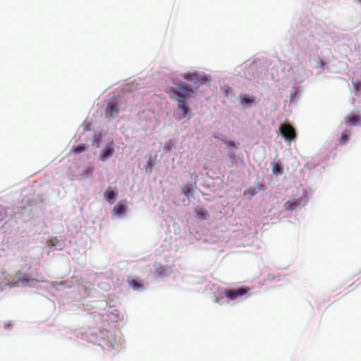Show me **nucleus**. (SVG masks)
<instances>
[{"label":"nucleus","instance_id":"423d86ee","mask_svg":"<svg viewBox=\"0 0 361 361\" xmlns=\"http://www.w3.org/2000/svg\"><path fill=\"white\" fill-rule=\"evenodd\" d=\"M265 190L264 185L261 183H257L256 185L250 187L248 189L243 192L244 196L252 197L259 191Z\"/></svg>","mask_w":361,"mask_h":361},{"label":"nucleus","instance_id":"39448f33","mask_svg":"<svg viewBox=\"0 0 361 361\" xmlns=\"http://www.w3.org/2000/svg\"><path fill=\"white\" fill-rule=\"evenodd\" d=\"M115 152V145L112 140L109 142L105 147L100 152L99 155V159L104 161L110 158Z\"/></svg>","mask_w":361,"mask_h":361},{"label":"nucleus","instance_id":"6e6552de","mask_svg":"<svg viewBox=\"0 0 361 361\" xmlns=\"http://www.w3.org/2000/svg\"><path fill=\"white\" fill-rule=\"evenodd\" d=\"M194 212L197 219L200 220H207L209 217L208 211L202 207L197 206Z\"/></svg>","mask_w":361,"mask_h":361},{"label":"nucleus","instance_id":"0eeeda50","mask_svg":"<svg viewBox=\"0 0 361 361\" xmlns=\"http://www.w3.org/2000/svg\"><path fill=\"white\" fill-rule=\"evenodd\" d=\"M240 104L244 108L251 107L255 104V97L246 94H240Z\"/></svg>","mask_w":361,"mask_h":361},{"label":"nucleus","instance_id":"ddd939ff","mask_svg":"<svg viewBox=\"0 0 361 361\" xmlns=\"http://www.w3.org/2000/svg\"><path fill=\"white\" fill-rule=\"evenodd\" d=\"M129 285L136 290H140L143 288V283L142 281L135 279L128 281Z\"/></svg>","mask_w":361,"mask_h":361},{"label":"nucleus","instance_id":"aec40b11","mask_svg":"<svg viewBox=\"0 0 361 361\" xmlns=\"http://www.w3.org/2000/svg\"><path fill=\"white\" fill-rule=\"evenodd\" d=\"M225 144L228 147H231V148H235V143L233 141H226V142H225Z\"/></svg>","mask_w":361,"mask_h":361},{"label":"nucleus","instance_id":"4be33fe9","mask_svg":"<svg viewBox=\"0 0 361 361\" xmlns=\"http://www.w3.org/2000/svg\"><path fill=\"white\" fill-rule=\"evenodd\" d=\"M100 139H101V135H99V137L98 140L96 142V147H99Z\"/></svg>","mask_w":361,"mask_h":361},{"label":"nucleus","instance_id":"9d476101","mask_svg":"<svg viewBox=\"0 0 361 361\" xmlns=\"http://www.w3.org/2000/svg\"><path fill=\"white\" fill-rule=\"evenodd\" d=\"M344 120L346 123L350 126H356L360 123L361 117L359 115L351 113L348 114Z\"/></svg>","mask_w":361,"mask_h":361},{"label":"nucleus","instance_id":"393cba45","mask_svg":"<svg viewBox=\"0 0 361 361\" xmlns=\"http://www.w3.org/2000/svg\"><path fill=\"white\" fill-rule=\"evenodd\" d=\"M32 281H37V280L32 279Z\"/></svg>","mask_w":361,"mask_h":361},{"label":"nucleus","instance_id":"20e7f679","mask_svg":"<svg viewBox=\"0 0 361 361\" xmlns=\"http://www.w3.org/2000/svg\"><path fill=\"white\" fill-rule=\"evenodd\" d=\"M248 288H239L235 290L225 289L224 290V295L231 300H234L238 297H241L247 294Z\"/></svg>","mask_w":361,"mask_h":361},{"label":"nucleus","instance_id":"a211bd4d","mask_svg":"<svg viewBox=\"0 0 361 361\" xmlns=\"http://www.w3.org/2000/svg\"><path fill=\"white\" fill-rule=\"evenodd\" d=\"M59 243V241L56 238H51L48 240L47 245L49 247H54L56 245Z\"/></svg>","mask_w":361,"mask_h":361},{"label":"nucleus","instance_id":"b1692460","mask_svg":"<svg viewBox=\"0 0 361 361\" xmlns=\"http://www.w3.org/2000/svg\"><path fill=\"white\" fill-rule=\"evenodd\" d=\"M215 302H219V298H215Z\"/></svg>","mask_w":361,"mask_h":361},{"label":"nucleus","instance_id":"6ab92c4d","mask_svg":"<svg viewBox=\"0 0 361 361\" xmlns=\"http://www.w3.org/2000/svg\"><path fill=\"white\" fill-rule=\"evenodd\" d=\"M353 85L355 90L356 92L361 91V82L359 80H356L355 81L353 82Z\"/></svg>","mask_w":361,"mask_h":361},{"label":"nucleus","instance_id":"5701e85b","mask_svg":"<svg viewBox=\"0 0 361 361\" xmlns=\"http://www.w3.org/2000/svg\"><path fill=\"white\" fill-rule=\"evenodd\" d=\"M29 281V279H23L22 283H27Z\"/></svg>","mask_w":361,"mask_h":361},{"label":"nucleus","instance_id":"1a4fd4ad","mask_svg":"<svg viewBox=\"0 0 361 361\" xmlns=\"http://www.w3.org/2000/svg\"><path fill=\"white\" fill-rule=\"evenodd\" d=\"M119 111L117 102L109 104L106 108V114L109 118H114Z\"/></svg>","mask_w":361,"mask_h":361},{"label":"nucleus","instance_id":"7ed1b4c3","mask_svg":"<svg viewBox=\"0 0 361 361\" xmlns=\"http://www.w3.org/2000/svg\"><path fill=\"white\" fill-rule=\"evenodd\" d=\"M280 132L285 140L291 142L296 138V132L295 128L289 123H284L280 126Z\"/></svg>","mask_w":361,"mask_h":361},{"label":"nucleus","instance_id":"412c9836","mask_svg":"<svg viewBox=\"0 0 361 361\" xmlns=\"http://www.w3.org/2000/svg\"><path fill=\"white\" fill-rule=\"evenodd\" d=\"M278 171H279V172H281V169H280L278 166H276L274 169V173H276Z\"/></svg>","mask_w":361,"mask_h":361},{"label":"nucleus","instance_id":"9b49d317","mask_svg":"<svg viewBox=\"0 0 361 361\" xmlns=\"http://www.w3.org/2000/svg\"><path fill=\"white\" fill-rule=\"evenodd\" d=\"M109 189L110 188H108V190L104 192V197L108 202L113 204L115 201L117 194L116 192L110 190Z\"/></svg>","mask_w":361,"mask_h":361},{"label":"nucleus","instance_id":"f3484780","mask_svg":"<svg viewBox=\"0 0 361 361\" xmlns=\"http://www.w3.org/2000/svg\"><path fill=\"white\" fill-rule=\"evenodd\" d=\"M191 190L192 185L190 184L185 185L182 188L183 193L187 197H188V195L191 192Z\"/></svg>","mask_w":361,"mask_h":361},{"label":"nucleus","instance_id":"a878e982","mask_svg":"<svg viewBox=\"0 0 361 361\" xmlns=\"http://www.w3.org/2000/svg\"><path fill=\"white\" fill-rule=\"evenodd\" d=\"M358 1L361 3V0H358Z\"/></svg>","mask_w":361,"mask_h":361},{"label":"nucleus","instance_id":"2eb2a0df","mask_svg":"<svg viewBox=\"0 0 361 361\" xmlns=\"http://www.w3.org/2000/svg\"><path fill=\"white\" fill-rule=\"evenodd\" d=\"M350 133V130H345L342 133L341 137L340 138V141H339L341 145H344V144L347 143V142L349 140Z\"/></svg>","mask_w":361,"mask_h":361},{"label":"nucleus","instance_id":"4468645a","mask_svg":"<svg viewBox=\"0 0 361 361\" xmlns=\"http://www.w3.org/2000/svg\"><path fill=\"white\" fill-rule=\"evenodd\" d=\"M87 149V147L85 144L78 145L72 148L71 152L74 154H80L85 152Z\"/></svg>","mask_w":361,"mask_h":361},{"label":"nucleus","instance_id":"f257e3e1","mask_svg":"<svg viewBox=\"0 0 361 361\" xmlns=\"http://www.w3.org/2000/svg\"><path fill=\"white\" fill-rule=\"evenodd\" d=\"M192 92L190 88L180 87L171 95V98L178 102V108L182 111V118L186 117L190 112V108L186 105L185 99L190 97Z\"/></svg>","mask_w":361,"mask_h":361},{"label":"nucleus","instance_id":"dca6fc26","mask_svg":"<svg viewBox=\"0 0 361 361\" xmlns=\"http://www.w3.org/2000/svg\"><path fill=\"white\" fill-rule=\"evenodd\" d=\"M185 79H186L188 81H195L198 82L199 81V75L197 73H192V74H188L184 76Z\"/></svg>","mask_w":361,"mask_h":361},{"label":"nucleus","instance_id":"f8f14e48","mask_svg":"<svg viewBox=\"0 0 361 361\" xmlns=\"http://www.w3.org/2000/svg\"><path fill=\"white\" fill-rule=\"evenodd\" d=\"M126 209L127 206L122 202H119L117 204L115 205L114 211L118 215H123L126 213Z\"/></svg>","mask_w":361,"mask_h":361},{"label":"nucleus","instance_id":"f03ea898","mask_svg":"<svg viewBox=\"0 0 361 361\" xmlns=\"http://www.w3.org/2000/svg\"><path fill=\"white\" fill-rule=\"evenodd\" d=\"M307 202L306 192L302 190V194L298 197H293L290 200L285 202L283 207L286 211H293L301 205H305Z\"/></svg>","mask_w":361,"mask_h":361}]
</instances>
